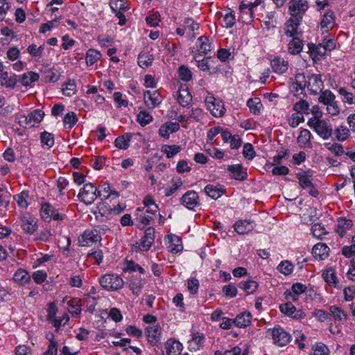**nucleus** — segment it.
Listing matches in <instances>:
<instances>
[{
  "mask_svg": "<svg viewBox=\"0 0 355 355\" xmlns=\"http://www.w3.org/2000/svg\"><path fill=\"white\" fill-rule=\"evenodd\" d=\"M307 125L323 139H328L333 134L332 126L326 120L321 119L320 114L315 113V116L308 120Z\"/></svg>",
  "mask_w": 355,
  "mask_h": 355,
  "instance_id": "f257e3e1",
  "label": "nucleus"
},
{
  "mask_svg": "<svg viewBox=\"0 0 355 355\" xmlns=\"http://www.w3.org/2000/svg\"><path fill=\"white\" fill-rule=\"evenodd\" d=\"M44 116V112L40 109L34 110L28 115L19 114L17 116L18 124L24 128H31L40 123Z\"/></svg>",
  "mask_w": 355,
  "mask_h": 355,
  "instance_id": "f03ea898",
  "label": "nucleus"
},
{
  "mask_svg": "<svg viewBox=\"0 0 355 355\" xmlns=\"http://www.w3.org/2000/svg\"><path fill=\"white\" fill-rule=\"evenodd\" d=\"M78 198L87 205H92L98 197H101V191L92 183H86L80 189Z\"/></svg>",
  "mask_w": 355,
  "mask_h": 355,
  "instance_id": "7ed1b4c3",
  "label": "nucleus"
},
{
  "mask_svg": "<svg viewBox=\"0 0 355 355\" xmlns=\"http://www.w3.org/2000/svg\"><path fill=\"white\" fill-rule=\"evenodd\" d=\"M266 337L272 338L274 343L279 346L286 345L291 339V335L279 325L272 329H268Z\"/></svg>",
  "mask_w": 355,
  "mask_h": 355,
  "instance_id": "20e7f679",
  "label": "nucleus"
},
{
  "mask_svg": "<svg viewBox=\"0 0 355 355\" xmlns=\"http://www.w3.org/2000/svg\"><path fill=\"white\" fill-rule=\"evenodd\" d=\"M99 282L101 286L107 291H117L124 285L123 279L116 274H107L102 276Z\"/></svg>",
  "mask_w": 355,
  "mask_h": 355,
  "instance_id": "39448f33",
  "label": "nucleus"
},
{
  "mask_svg": "<svg viewBox=\"0 0 355 355\" xmlns=\"http://www.w3.org/2000/svg\"><path fill=\"white\" fill-rule=\"evenodd\" d=\"M155 236V229L153 227L146 230L144 236L141 238L140 242H136L132 245V250L138 252L148 251L154 243Z\"/></svg>",
  "mask_w": 355,
  "mask_h": 355,
  "instance_id": "423d86ee",
  "label": "nucleus"
},
{
  "mask_svg": "<svg viewBox=\"0 0 355 355\" xmlns=\"http://www.w3.org/2000/svg\"><path fill=\"white\" fill-rule=\"evenodd\" d=\"M145 334L151 345H155V316L146 314L143 317Z\"/></svg>",
  "mask_w": 355,
  "mask_h": 355,
  "instance_id": "0eeeda50",
  "label": "nucleus"
},
{
  "mask_svg": "<svg viewBox=\"0 0 355 355\" xmlns=\"http://www.w3.org/2000/svg\"><path fill=\"white\" fill-rule=\"evenodd\" d=\"M309 8V3L306 0H291L289 2V13L291 17H295L302 19V15Z\"/></svg>",
  "mask_w": 355,
  "mask_h": 355,
  "instance_id": "6e6552de",
  "label": "nucleus"
},
{
  "mask_svg": "<svg viewBox=\"0 0 355 355\" xmlns=\"http://www.w3.org/2000/svg\"><path fill=\"white\" fill-rule=\"evenodd\" d=\"M205 103L211 114L216 117L222 116L225 112L223 103L214 96H209L205 98Z\"/></svg>",
  "mask_w": 355,
  "mask_h": 355,
  "instance_id": "1a4fd4ad",
  "label": "nucleus"
},
{
  "mask_svg": "<svg viewBox=\"0 0 355 355\" xmlns=\"http://www.w3.org/2000/svg\"><path fill=\"white\" fill-rule=\"evenodd\" d=\"M101 241V236L96 230H87L78 238V242L81 246H89L92 244L100 242Z\"/></svg>",
  "mask_w": 355,
  "mask_h": 355,
  "instance_id": "9d476101",
  "label": "nucleus"
},
{
  "mask_svg": "<svg viewBox=\"0 0 355 355\" xmlns=\"http://www.w3.org/2000/svg\"><path fill=\"white\" fill-rule=\"evenodd\" d=\"M20 225L24 232L33 234L37 229V219L29 214L20 216Z\"/></svg>",
  "mask_w": 355,
  "mask_h": 355,
  "instance_id": "9b49d317",
  "label": "nucleus"
},
{
  "mask_svg": "<svg viewBox=\"0 0 355 355\" xmlns=\"http://www.w3.org/2000/svg\"><path fill=\"white\" fill-rule=\"evenodd\" d=\"M182 205L189 209H194L200 205L198 193L194 191H188L180 198Z\"/></svg>",
  "mask_w": 355,
  "mask_h": 355,
  "instance_id": "f8f14e48",
  "label": "nucleus"
},
{
  "mask_svg": "<svg viewBox=\"0 0 355 355\" xmlns=\"http://www.w3.org/2000/svg\"><path fill=\"white\" fill-rule=\"evenodd\" d=\"M302 19L295 17H291L285 26V34L288 37L302 36V31H299V25Z\"/></svg>",
  "mask_w": 355,
  "mask_h": 355,
  "instance_id": "ddd939ff",
  "label": "nucleus"
},
{
  "mask_svg": "<svg viewBox=\"0 0 355 355\" xmlns=\"http://www.w3.org/2000/svg\"><path fill=\"white\" fill-rule=\"evenodd\" d=\"M323 87V82L320 75L312 74L309 77L306 87L310 92V94H317L322 92Z\"/></svg>",
  "mask_w": 355,
  "mask_h": 355,
  "instance_id": "4468645a",
  "label": "nucleus"
},
{
  "mask_svg": "<svg viewBox=\"0 0 355 355\" xmlns=\"http://www.w3.org/2000/svg\"><path fill=\"white\" fill-rule=\"evenodd\" d=\"M227 170L234 180L243 181L248 178L247 171L241 164L229 165Z\"/></svg>",
  "mask_w": 355,
  "mask_h": 355,
  "instance_id": "2eb2a0df",
  "label": "nucleus"
},
{
  "mask_svg": "<svg viewBox=\"0 0 355 355\" xmlns=\"http://www.w3.org/2000/svg\"><path fill=\"white\" fill-rule=\"evenodd\" d=\"M254 227V222L250 220H239L234 225L235 232L239 234H247L252 232Z\"/></svg>",
  "mask_w": 355,
  "mask_h": 355,
  "instance_id": "dca6fc26",
  "label": "nucleus"
},
{
  "mask_svg": "<svg viewBox=\"0 0 355 355\" xmlns=\"http://www.w3.org/2000/svg\"><path fill=\"white\" fill-rule=\"evenodd\" d=\"M280 311L295 319H301L305 317V314L301 311H297L295 306L291 302H287L279 306Z\"/></svg>",
  "mask_w": 355,
  "mask_h": 355,
  "instance_id": "f3484780",
  "label": "nucleus"
},
{
  "mask_svg": "<svg viewBox=\"0 0 355 355\" xmlns=\"http://www.w3.org/2000/svg\"><path fill=\"white\" fill-rule=\"evenodd\" d=\"M336 17L333 11L329 10L323 15L320 21V28L322 32H328L335 25Z\"/></svg>",
  "mask_w": 355,
  "mask_h": 355,
  "instance_id": "a211bd4d",
  "label": "nucleus"
},
{
  "mask_svg": "<svg viewBox=\"0 0 355 355\" xmlns=\"http://www.w3.org/2000/svg\"><path fill=\"white\" fill-rule=\"evenodd\" d=\"M270 65L275 73L281 75L287 71L288 62L281 57L277 56L271 60Z\"/></svg>",
  "mask_w": 355,
  "mask_h": 355,
  "instance_id": "6ab92c4d",
  "label": "nucleus"
},
{
  "mask_svg": "<svg viewBox=\"0 0 355 355\" xmlns=\"http://www.w3.org/2000/svg\"><path fill=\"white\" fill-rule=\"evenodd\" d=\"M191 339L189 341V349L190 351H197L202 347L205 340V335L203 334L193 331L191 334Z\"/></svg>",
  "mask_w": 355,
  "mask_h": 355,
  "instance_id": "aec40b11",
  "label": "nucleus"
},
{
  "mask_svg": "<svg viewBox=\"0 0 355 355\" xmlns=\"http://www.w3.org/2000/svg\"><path fill=\"white\" fill-rule=\"evenodd\" d=\"M194 60L197 63L198 67L202 71L211 72L216 71L217 67L214 66L215 60L211 59L210 57L204 58L202 60H198V56L194 57Z\"/></svg>",
  "mask_w": 355,
  "mask_h": 355,
  "instance_id": "412c9836",
  "label": "nucleus"
},
{
  "mask_svg": "<svg viewBox=\"0 0 355 355\" xmlns=\"http://www.w3.org/2000/svg\"><path fill=\"white\" fill-rule=\"evenodd\" d=\"M166 355H180L182 350V345L178 340L169 339L164 344Z\"/></svg>",
  "mask_w": 355,
  "mask_h": 355,
  "instance_id": "4be33fe9",
  "label": "nucleus"
},
{
  "mask_svg": "<svg viewBox=\"0 0 355 355\" xmlns=\"http://www.w3.org/2000/svg\"><path fill=\"white\" fill-rule=\"evenodd\" d=\"M144 282L140 275H132L130 277L128 287L135 295H139L143 287Z\"/></svg>",
  "mask_w": 355,
  "mask_h": 355,
  "instance_id": "5701e85b",
  "label": "nucleus"
},
{
  "mask_svg": "<svg viewBox=\"0 0 355 355\" xmlns=\"http://www.w3.org/2000/svg\"><path fill=\"white\" fill-rule=\"evenodd\" d=\"M179 130L178 123L167 122L160 127L159 134L161 137L168 139L171 133L176 132Z\"/></svg>",
  "mask_w": 355,
  "mask_h": 355,
  "instance_id": "b1692460",
  "label": "nucleus"
},
{
  "mask_svg": "<svg viewBox=\"0 0 355 355\" xmlns=\"http://www.w3.org/2000/svg\"><path fill=\"white\" fill-rule=\"evenodd\" d=\"M168 248L172 253H178L182 250L183 246L180 238L176 235H168Z\"/></svg>",
  "mask_w": 355,
  "mask_h": 355,
  "instance_id": "393cba45",
  "label": "nucleus"
},
{
  "mask_svg": "<svg viewBox=\"0 0 355 355\" xmlns=\"http://www.w3.org/2000/svg\"><path fill=\"white\" fill-rule=\"evenodd\" d=\"M184 28L191 39H194L198 34L199 24L191 18H186L184 21Z\"/></svg>",
  "mask_w": 355,
  "mask_h": 355,
  "instance_id": "a878e982",
  "label": "nucleus"
},
{
  "mask_svg": "<svg viewBox=\"0 0 355 355\" xmlns=\"http://www.w3.org/2000/svg\"><path fill=\"white\" fill-rule=\"evenodd\" d=\"M302 36L292 37V40L288 44V51L292 55L299 54L303 48V42L301 39Z\"/></svg>",
  "mask_w": 355,
  "mask_h": 355,
  "instance_id": "bb28decb",
  "label": "nucleus"
},
{
  "mask_svg": "<svg viewBox=\"0 0 355 355\" xmlns=\"http://www.w3.org/2000/svg\"><path fill=\"white\" fill-rule=\"evenodd\" d=\"M155 213L153 210L146 209L143 214L138 216L137 220H138V227L140 229L144 228L150 224V222L153 220Z\"/></svg>",
  "mask_w": 355,
  "mask_h": 355,
  "instance_id": "cd10ccee",
  "label": "nucleus"
},
{
  "mask_svg": "<svg viewBox=\"0 0 355 355\" xmlns=\"http://www.w3.org/2000/svg\"><path fill=\"white\" fill-rule=\"evenodd\" d=\"M311 137H312V135L309 130L302 129L300 131V135L297 138V141L301 147L311 148L312 147V144L311 141Z\"/></svg>",
  "mask_w": 355,
  "mask_h": 355,
  "instance_id": "c85d7f7f",
  "label": "nucleus"
},
{
  "mask_svg": "<svg viewBox=\"0 0 355 355\" xmlns=\"http://www.w3.org/2000/svg\"><path fill=\"white\" fill-rule=\"evenodd\" d=\"M329 247L323 243L315 244L312 250L313 254L315 258L321 260L324 259L328 257Z\"/></svg>",
  "mask_w": 355,
  "mask_h": 355,
  "instance_id": "c756f323",
  "label": "nucleus"
},
{
  "mask_svg": "<svg viewBox=\"0 0 355 355\" xmlns=\"http://www.w3.org/2000/svg\"><path fill=\"white\" fill-rule=\"evenodd\" d=\"M197 48L199 54H207L211 50V43L205 36L200 37L197 40Z\"/></svg>",
  "mask_w": 355,
  "mask_h": 355,
  "instance_id": "7c9ffc66",
  "label": "nucleus"
},
{
  "mask_svg": "<svg viewBox=\"0 0 355 355\" xmlns=\"http://www.w3.org/2000/svg\"><path fill=\"white\" fill-rule=\"evenodd\" d=\"M207 195L213 199H217L224 193V189L220 185L207 184L205 189Z\"/></svg>",
  "mask_w": 355,
  "mask_h": 355,
  "instance_id": "2f4dec72",
  "label": "nucleus"
},
{
  "mask_svg": "<svg viewBox=\"0 0 355 355\" xmlns=\"http://www.w3.org/2000/svg\"><path fill=\"white\" fill-rule=\"evenodd\" d=\"M177 99L181 106L187 107L191 103L192 96L187 89L181 88L178 91Z\"/></svg>",
  "mask_w": 355,
  "mask_h": 355,
  "instance_id": "473e14b6",
  "label": "nucleus"
},
{
  "mask_svg": "<svg viewBox=\"0 0 355 355\" xmlns=\"http://www.w3.org/2000/svg\"><path fill=\"white\" fill-rule=\"evenodd\" d=\"M252 315L249 312H244L238 315L234 319V325L239 328H244L251 322Z\"/></svg>",
  "mask_w": 355,
  "mask_h": 355,
  "instance_id": "72a5a7b5",
  "label": "nucleus"
},
{
  "mask_svg": "<svg viewBox=\"0 0 355 355\" xmlns=\"http://www.w3.org/2000/svg\"><path fill=\"white\" fill-rule=\"evenodd\" d=\"M13 279L15 282L24 286L31 282V276L22 268H19L14 274Z\"/></svg>",
  "mask_w": 355,
  "mask_h": 355,
  "instance_id": "f704fd0d",
  "label": "nucleus"
},
{
  "mask_svg": "<svg viewBox=\"0 0 355 355\" xmlns=\"http://www.w3.org/2000/svg\"><path fill=\"white\" fill-rule=\"evenodd\" d=\"M352 226V221L346 218H339L338 223L336 226V232L343 237L346 231Z\"/></svg>",
  "mask_w": 355,
  "mask_h": 355,
  "instance_id": "c9c22d12",
  "label": "nucleus"
},
{
  "mask_svg": "<svg viewBox=\"0 0 355 355\" xmlns=\"http://www.w3.org/2000/svg\"><path fill=\"white\" fill-rule=\"evenodd\" d=\"M154 60L153 54H149L148 52L142 51L138 55V64L142 68H146L150 66Z\"/></svg>",
  "mask_w": 355,
  "mask_h": 355,
  "instance_id": "e433bc0d",
  "label": "nucleus"
},
{
  "mask_svg": "<svg viewBox=\"0 0 355 355\" xmlns=\"http://www.w3.org/2000/svg\"><path fill=\"white\" fill-rule=\"evenodd\" d=\"M68 310L74 316L79 317L81 313L80 300L73 298L68 302Z\"/></svg>",
  "mask_w": 355,
  "mask_h": 355,
  "instance_id": "4c0bfd02",
  "label": "nucleus"
},
{
  "mask_svg": "<svg viewBox=\"0 0 355 355\" xmlns=\"http://www.w3.org/2000/svg\"><path fill=\"white\" fill-rule=\"evenodd\" d=\"M131 139L132 135L126 133L118 137L114 141V144L118 148L125 150L129 147V142Z\"/></svg>",
  "mask_w": 355,
  "mask_h": 355,
  "instance_id": "58836bf2",
  "label": "nucleus"
},
{
  "mask_svg": "<svg viewBox=\"0 0 355 355\" xmlns=\"http://www.w3.org/2000/svg\"><path fill=\"white\" fill-rule=\"evenodd\" d=\"M239 286L249 295L252 294L258 288L259 284L256 281L250 279L247 282H241Z\"/></svg>",
  "mask_w": 355,
  "mask_h": 355,
  "instance_id": "ea45409f",
  "label": "nucleus"
},
{
  "mask_svg": "<svg viewBox=\"0 0 355 355\" xmlns=\"http://www.w3.org/2000/svg\"><path fill=\"white\" fill-rule=\"evenodd\" d=\"M329 311L335 320L342 322H345L347 320V314L340 308L336 306H331L329 308Z\"/></svg>",
  "mask_w": 355,
  "mask_h": 355,
  "instance_id": "a19ab883",
  "label": "nucleus"
},
{
  "mask_svg": "<svg viewBox=\"0 0 355 355\" xmlns=\"http://www.w3.org/2000/svg\"><path fill=\"white\" fill-rule=\"evenodd\" d=\"M338 94L342 96V101L349 105L355 104V96L351 92L347 91L345 87H340L338 89Z\"/></svg>",
  "mask_w": 355,
  "mask_h": 355,
  "instance_id": "79ce46f5",
  "label": "nucleus"
},
{
  "mask_svg": "<svg viewBox=\"0 0 355 355\" xmlns=\"http://www.w3.org/2000/svg\"><path fill=\"white\" fill-rule=\"evenodd\" d=\"M334 135L337 140L343 141L350 136L349 129L345 125H340L334 130Z\"/></svg>",
  "mask_w": 355,
  "mask_h": 355,
  "instance_id": "37998d69",
  "label": "nucleus"
},
{
  "mask_svg": "<svg viewBox=\"0 0 355 355\" xmlns=\"http://www.w3.org/2000/svg\"><path fill=\"white\" fill-rule=\"evenodd\" d=\"M336 100V96L333 92L330 90H324L321 92L320 96L318 97V101L320 103L327 105Z\"/></svg>",
  "mask_w": 355,
  "mask_h": 355,
  "instance_id": "c03bdc74",
  "label": "nucleus"
},
{
  "mask_svg": "<svg viewBox=\"0 0 355 355\" xmlns=\"http://www.w3.org/2000/svg\"><path fill=\"white\" fill-rule=\"evenodd\" d=\"M40 141L42 146H46L48 149L54 145V136L48 132H43L40 134Z\"/></svg>",
  "mask_w": 355,
  "mask_h": 355,
  "instance_id": "a18cd8bd",
  "label": "nucleus"
},
{
  "mask_svg": "<svg viewBox=\"0 0 355 355\" xmlns=\"http://www.w3.org/2000/svg\"><path fill=\"white\" fill-rule=\"evenodd\" d=\"M40 76L38 73L30 71L28 73L23 74L21 77V84L24 86H28L31 83L36 82L39 80Z\"/></svg>",
  "mask_w": 355,
  "mask_h": 355,
  "instance_id": "49530a36",
  "label": "nucleus"
},
{
  "mask_svg": "<svg viewBox=\"0 0 355 355\" xmlns=\"http://www.w3.org/2000/svg\"><path fill=\"white\" fill-rule=\"evenodd\" d=\"M322 277L325 282L331 286L336 287L338 283V279L334 271L330 268L322 273Z\"/></svg>",
  "mask_w": 355,
  "mask_h": 355,
  "instance_id": "de8ad7c7",
  "label": "nucleus"
},
{
  "mask_svg": "<svg viewBox=\"0 0 355 355\" xmlns=\"http://www.w3.org/2000/svg\"><path fill=\"white\" fill-rule=\"evenodd\" d=\"M101 53L99 51L90 49L86 53V63L87 65H92L101 58Z\"/></svg>",
  "mask_w": 355,
  "mask_h": 355,
  "instance_id": "09e8293b",
  "label": "nucleus"
},
{
  "mask_svg": "<svg viewBox=\"0 0 355 355\" xmlns=\"http://www.w3.org/2000/svg\"><path fill=\"white\" fill-rule=\"evenodd\" d=\"M182 148L178 145H163L161 150L166 154L168 158L173 157L175 155L180 152Z\"/></svg>",
  "mask_w": 355,
  "mask_h": 355,
  "instance_id": "8fccbe9b",
  "label": "nucleus"
},
{
  "mask_svg": "<svg viewBox=\"0 0 355 355\" xmlns=\"http://www.w3.org/2000/svg\"><path fill=\"white\" fill-rule=\"evenodd\" d=\"M55 208L49 203H44L41 207V216L43 220L49 221Z\"/></svg>",
  "mask_w": 355,
  "mask_h": 355,
  "instance_id": "3c124183",
  "label": "nucleus"
},
{
  "mask_svg": "<svg viewBox=\"0 0 355 355\" xmlns=\"http://www.w3.org/2000/svg\"><path fill=\"white\" fill-rule=\"evenodd\" d=\"M110 6L114 12H116L118 10L125 11L129 9V6L125 0H111Z\"/></svg>",
  "mask_w": 355,
  "mask_h": 355,
  "instance_id": "603ef678",
  "label": "nucleus"
},
{
  "mask_svg": "<svg viewBox=\"0 0 355 355\" xmlns=\"http://www.w3.org/2000/svg\"><path fill=\"white\" fill-rule=\"evenodd\" d=\"M137 120L141 126H145L153 120V117L149 112L143 110L137 114Z\"/></svg>",
  "mask_w": 355,
  "mask_h": 355,
  "instance_id": "864d4df0",
  "label": "nucleus"
},
{
  "mask_svg": "<svg viewBox=\"0 0 355 355\" xmlns=\"http://www.w3.org/2000/svg\"><path fill=\"white\" fill-rule=\"evenodd\" d=\"M28 192L27 191H23L20 193L15 195L14 199L17 201L19 207L26 208L28 205Z\"/></svg>",
  "mask_w": 355,
  "mask_h": 355,
  "instance_id": "5fc2aeb1",
  "label": "nucleus"
},
{
  "mask_svg": "<svg viewBox=\"0 0 355 355\" xmlns=\"http://www.w3.org/2000/svg\"><path fill=\"white\" fill-rule=\"evenodd\" d=\"M247 105L248 106L250 112L254 114L259 113L260 109L262 107L261 101L258 98L249 99L247 102Z\"/></svg>",
  "mask_w": 355,
  "mask_h": 355,
  "instance_id": "6e6d98bb",
  "label": "nucleus"
},
{
  "mask_svg": "<svg viewBox=\"0 0 355 355\" xmlns=\"http://www.w3.org/2000/svg\"><path fill=\"white\" fill-rule=\"evenodd\" d=\"M60 73L55 69H50L45 71L44 80L46 82L55 83L60 79Z\"/></svg>",
  "mask_w": 355,
  "mask_h": 355,
  "instance_id": "4d7b16f0",
  "label": "nucleus"
},
{
  "mask_svg": "<svg viewBox=\"0 0 355 355\" xmlns=\"http://www.w3.org/2000/svg\"><path fill=\"white\" fill-rule=\"evenodd\" d=\"M223 26L225 28H232L236 23V18L234 11L228 9L223 17Z\"/></svg>",
  "mask_w": 355,
  "mask_h": 355,
  "instance_id": "13d9d810",
  "label": "nucleus"
},
{
  "mask_svg": "<svg viewBox=\"0 0 355 355\" xmlns=\"http://www.w3.org/2000/svg\"><path fill=\"white\" fill-rule=\"evenodd\" d=\"M178 73L180 78L184 82L192 79V72L187 66L181 65L178 69Z\"/></svg>",
  "mask_w": 355,
  "mask_h": 355,
  "instance_id": "bf43d9fd",
  "label": "nucleus"
},
{
  "mask_svg": "<svg viewBox=\"0 0 355 355\" xmlns=\"http://www.w3.org/2000/svg\"><path fill=\"white\" fill-rule=\"evenodd\" d=\"M78 121V116L74 112L67 113L63 119L65 125H68L69 128H72Z\"/></svg>",
  "mask_w": 355,
  "mask_h": 355,
  "instance_id": "052dcab7",
  "label": "nucleus"
},
{
  "mask_svg": "<svg viewBox=\"0 0 355 355\" xmlns=\"http://www.w3.org/2000/svg\"><path fill=\"white\" fill-rule=\"evenodd\" d=\"M277 269L281 273L289 275L293 272V266L290 261H283L279 264Z\"/></svg>",
  "mask_w": 355,
  "mask_h": 355,
  "instance_id": "680f3d73",
  "label": "nucleus"
},
{
  "mask_svg": "<svg viewBox=\"0 0 355 355\" xmlns=\"http://www.w3.org/2000/svg\"><path fill=\"white\" fill-rule=\"evenodd\" d=\"M324 146L336 156H339L343 155V153H345V152L343 150V146L340 144L326 143L324 144Z\"/></svg>",
  "mask_w": 355,
  "mask_h": 355,
  "instance_id": "e2e57ef3",
  "label": "nucleus"
},
{
  "mask_svg": "<svg viewBox=\"0 0 355 355\" xmlns=\"http://www.w3.org/2000/svg\"><path fill=\"white\" fill-rule=\"evenodd\" d=\"M240 14V18L244 23L250 24L253 21L254 12L252 6L245 10L241 11Z\"/></svg>",
  "mask_w": 355,
  "mask_h": 355,
  "instance_id": "0e129e2a",
  "label": "nucleus"
},
{
  "mask_svg": "<svg viewBox=\"0 0 355 355\" xmlns=\"http://www.w3.org/2000/svg\"><path fill=\"white\" fill-rule=\"evenodd\" d=\"M311 231L313 236L318 239H321L323 235H325L327 233L324 227L320 223H315L313 225Z\"/></svg>",
  "mask_w": 355,
  "mask_h": 355,
  "instance_id": "69168bd1",
  "label": "nucleus"
},
{
  "mask_svg": "<svg viewBox=\"0 0 355 355\" xmlns=\"http://www.w3.org/2000/svg\"><path fill=\"white\" fill-rule=\"evenodd\" d=\"M76 85L73 80H69L65 85H63L62 92L67 96H71L75 94Z\"/></svg>",
  "mask_w": 355,
  "mask_h": 355,
  "instance_id": "338daca9",
  "label": "nucleus"
},
{
  "mask_svg": "<svg viewBox=\"0 0 355 355\" xmlns=\"http://www.w3.org/2000/svg\"><path fill=\"white\" fill-rule=\"evenodd\" d=\"M293 109L300 114L308 113L309 105L306 101L301 100L294 105Z\"/></svg>",
  "mask_w": 355,
  "mask_h": 355,
  "instance_id": "774afa93",
  "label": "nucleus"
}]
</instances>
